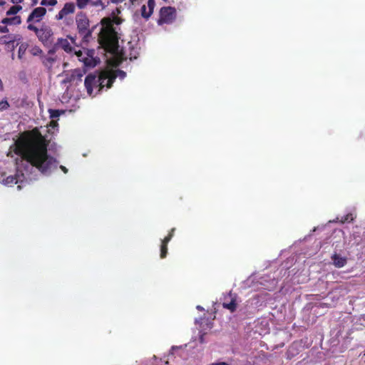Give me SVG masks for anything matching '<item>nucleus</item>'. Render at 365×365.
Instances as JSON below:
<instances>
[{"mask_svg":"<svg viewBox=\"0 0 365 365\" xmlns=\"http://www.w3.org/2000/svg\"><path fill=\"white\" fill-rule=\"evenodd\" d=\"M48 143L37 128L21 133L10 151L21 157L16 159L17 171L19 161L24 160L35 167L42 174H49L58 165V161L48 153Z\"/></svg>","mask_w":365,"mask_h":365,"instance_id":"nucleus-1","label":"nucleus"},{"mask_svg":"<svg viewBox=\"0 0 365 365\" xmlns=\"http://www.w3.org/2000/svg\"><path fill=\"white\" fill-rule=\"evenodd\" d=\"M102 28L98 34L99 44L107 52L114 53L118 48V38L113 21L109 18L101 20Z\"/></svg>","mask_w":365,"mask_h":365,"instance_id":"nucleus-2","label":"nucleus"},{"mask_svg":"<svg viewBox=\"0 0 365 365\" xmlns=\"http://www.w3.org/2000/svg\"><path fill=\"white\" fill-rule=\"evenodd\" d=\"M76 24L78 33L84 40L88 41L91 36L92 31L89 29V19L85 14L80 13L77 15Z\"/></svg>","mask_w":365,"mask_h":365,"instance_id":"nucleus-3","label":"nucleus"},{"mask_svg":"<svg viewBox=\"0 0 365 365\" xmlns=\"http://www.w3.org/2000/svg\"><path fill=\"white\" fill-rule=\"evenodd\" d=\"M177 11L175 7L163 6L160 9L158 24H170L175 19Z\"/></svg>","mask_w":365,"mask_h":365,"instance_id":"nucleus-4","label":"nucleus"},{"mask_svg":"<svg viewBox=\"0 0 365 365\" xmlns=\"http://www.w3.org/2000/svg\"><path fill=\"white\" fill-rule=\"evenodd\" d=\"M36 36L44 45L50 44L52 42L53 31L48 26H42L39 29Z\"/></svg>","mask_w":365,"mask_h":365,"instance_id":"nucleus-5","label":"nucleus"},{"mask_svg":"<svg viewBox=\"0 0 365 365\" xmlns=\"http://www.w3.org/2000/svg\"><path fill=\"white\" fill-rule=\"evenodd\" d=\"M115 79V76H110L107 73H101L98 76H97V83L98 86H99V91L105 86H106L108 88H110L112 86Z\"/></svg>","mask_w":365,"mask_h":365,"instance_id":"nucleus-6","label":"nucleus"},{"mask_svg":"<svg viewBox=\"0 0 365 365\" xmlns=\"http://www.w3.org/2000/svg\"><path fill=\"white\" fill-rule=\"evenodd\" d=\"M21 36L19 34H9L0 37V44L6 45L9 48L14 50L15 48V42L20 41Z\"/></svg>","mask_w":365,"mask_h":365,"instance_id":"nucleus-7","label":"nucleus"},{"mask_svg":"<svg viewBox=\"0 0 365 365\" xmlns=\"http://www.w3.org/2000/svg\"><path fill=\"white\" fill-rule=\"evenodd\" d=\"M46 9L44 7H37L34 9L27 18V22H39L46 15Z\"/></svg>","mask_w":365,"mask_h":365,"instance_id":"nucleus-8","label":"nucleus"},{"mask_svg":"<svg viewBox=\"0 0 365 365\" xmlns=\"http://www.w3.org/2000/svg\"><path fill=\"white\" fill-rule=\"evenodd\" d=\"M155 6L154 0H148L147 5H143L140 8V14L143 18L148 20L153 13Z\"/></svg>","mask_w":365,"mask_h":365,"instance_id":"nucleus-9","label":"nucleus"},{"mask_svg":"<svg viewBox=\"0 0 365 365\" xmlns=\"http://www.w3.org/2000/svg\"><path fill=\"white\" fill-rule=\"evenodd\" d=\"M75 12V5L73 2L66 3L61 10L56 16L57 20L63 19L66 15Z\"/></svg>","mask_w":365,"mask_h":365,"instance_id":"nucleus-10","label":"nucleus"},{"mask_svg":"<svg viewBox=\"0 0 365 365\" xmlns=\"http://www.w3.org/2000/svg\"><path fill=\"white\" fill-rule=\"evenodd\" d=\"M84 85L87 93L91 96L93 93V86H98L97 76L95 74H88L84 81Z\"/></svg>","mask_w":365,"mask_h":365,"instance_id":"nucleus-11","label":"nucleus"},{"mask_svg":"<svg viewBox=\"0 0 365 365\" xmlns=\"http://www.w3.org/2000/svg\"><path fill=\"white\" fill-rule=\"evenodd\" d=\"M230 301L227 297L225 298L224 302H222V307L228 309L231 313H233L236 311L237 307L236 297H232V294H230Z\"/></svg>","mask_w":365,"mask_h":365,"instance_id":"nucleus-12","label":"nucleus"},{"mask_svg":"<svg viewBox=\"0 0 365 365\" xmlns=\"http://www.w3.org/2000/svg\"><path fill=\"white\" fill-rule=\"evenodd\" d=\"M57 48H61L68 53H73L74 47L72 46L70 41L67 38H58L56 43Z\"/></svg>","mask_w":365,"mask_h":365,"instance_id":"nucleus-13","label":"nucleus"},{"mask_svg":"<svg viewBox=\"0 0 365 365\" xmlns=\"http://www.w3.org/2000/svg\"><path fill=\"white\" fill-rule=\"evenodd\" d=\"M24 174L22 173L21 175L16 174L14 175H9L3 180L4 185L8 186H12L24 180Z\"/></svg>","mask_w":365,"mask_h":365,"instance_id":"nucleus-14","label":"nucleus"},{"mask_svg":"<svg viewBox=\"0 0 365 365\" xmlns=\"http://www.w3.org/2000/svg\"><path fill=\"white\" fill-rule=\"evenodd\" d=\"M331 258L333 262V264L338 268L344 267L347 262L346 257H341L340 255L336 253H334Z\"/></svg>","mask_w":365,"mask_h":365,"instance_id":"nucleus-15","label":"nucleus"},{"mask_svg":"<svg viewBox=\"0 0 365 365\" xmlns=\"http://www.w3.org/2000/svg\"><path fill=\"white\" fill-rule=\"evenodd\" d=\"M1 23L4 25H20L21 24V18L20 16L6 17L1 20Z\"/></svg>","mask_w":365,"mask_h":365,"instance_id":"nucleus-16","label":"nucleus"},{"mask_svg":"<svg viewBox=\"0 0 365 365\" xmlns=\"http://www.w3.org/2000/svg\"><path fill=\"white\" fill-rule=\"evenodd\" d=\"M85 72L82 71L80 69H75L72 71L71 76H70V81H81L82 77L83 76Z\"/></svg>","mask_w":365,"mask_h":365,"instance_id":"nucleus-17","label":"nucleus"},{"mask_svg":"<svg viewBox=\"0 0 365 365\" xmlns=\"http://www.w3.org/2000/svg\"><path fill=\"white\" fill-rule=\"evenodd\" d=\"M354 218L355 217L352 213H348L341 217H337L336 220L340 223L344 224L346 222H352L354 220Z\"/></svg>","mask_w":365,"mask_h":365,"instance_id":"nucleus-18","label":"nucleus"},{"mask_svg":"<svg viewBox=\"0 0 365 365\" xmlns=\"http://www.w3.org/2000/svg\"><path fill=\"white\" fill-rule=\"evenodd\" d=\"M168 242H165V240L163 239L161 242L160 245V258H165L168 254Z\"/></svg>","mask_w":365,"mask_h":365,"instance_id":"nucleus-19","label":"nucleus"},{"mask_svg":"<svg viewBox=\"0 0 365 365\" xmlns=\"http://www.w3.org/2000/svg\"><path fill=\"white\" fill-rule=\"evenodd\" d=\"M55 61L56 59L53 56H47L43 58V63L46 67L51 68Z\"/></svg>","mask_w":365,"mask_h":365,"instance_id":"nucleus-20","label":"nucleus"},{"mask_svg":"<svg viewBox=\"0 0 365 365\" xmlns=\"http://www.w3.org/2000/svg\"><path fill=\"white\" fill-rule=\"evenodd\" d=\"M22 9V6L20 5L12 6L7 11V16H12L16 14L19 11Z\"/></svg>","mask_w":365,"mask_h":365,"instance_id":"nucleus-21","label":"nucleus"},{"mask_svg":"<svg viewBox=\"0 0 365 365\" xmlns=\"http://www.w3.org/2000/svg\"><path fill=\"white\" fill-rule=\"evenodd\" d=\"M91 0H76V6L80 9H85Z\"/></svg>","mask_w":365,"mask_h":365,"instance_id":"nucleus-22","label":"nucleus"},{"mask_svg":"<svg viewBox=\"0 0 365 365\" xmlns=\"http://www.w3.org/2000/svg\"><path fill=\"white\" fill-rule=\"evenodd\" d=\"M26 48H27V44L22 43L20 45V46L19 47V51H18V56L19 58H22L23 56L25 54Z\"/></svg>","mask_w":365,"mask_h":365,"instance_id":"nucleus-23","label":"nucleus"},{"mask_svg":"<svg viewBox=\"0 0 365 365\" xmlns=\"http://www.w3.org/2000/svg\"><path fill=\"white\" fill-rule=\"evenodd\" d=\"M57 4V0H42L41 5L42 6H55Z\"/></svg>","mask_w":365,"mask_h":365,"instance_id":"nucleus-24","label":"nucleus"},{"mask_svg":"<svg viewBox=\"0 0 365 365\" xmlns=\"http://www.w3.org/2000/svg\"><path fill=\"white\" fill-rule=\"evenodd\" d=\"M49 113H50L51 118H58L61 115V111H60L59 110L50 109Z\"/></svg>","mask_w":365,"mask_h":365,"instance_id":"nucleus-25","label":"nucleus"},{"mask_svg":"<svg viewBox=\"0 0 365 365\" xmlns=\"http://www.w3.org/2000/svg\"><path fill=\"white\" fill-rule=\"evenodd\" d=\"M9 107V104L6 100L0 101V110H4Z\"/></svg>","mask_w":365,"mask_h":365,"instance_id":"nucleus-26","label":"nucleus"},{"mask_svg":"<svg viewBox=\"0 0 365 365\" xmlns=\"http://www.w3.org/2000/svg\"><path fill=\"white\" fill-rule=\"evenodd\" d=\"M175 230V228H172L170 230L168 235L164 238V240H165V242H169L171 240L172 237L174 235Z\"/></svg>","mask_w":365,"mask_h":365,"instance_id":"nucleus-27","label":"nucleus"},{"mask_svg":"<svg viewBox=\"0 0 365 365\" xmlns=\"http://www.w3.org/2000/svg\"><path fill=\"white\" fill-rule=\"evenodd\" d=\"M32 55L37 56L42 53V50L38 47H34L31 51Z\"/></svg>","mask_w":365,"mask_h":365,"instance_id":"nucleus-28","label":"nucleus"},{"mask_svg":"<svg viewBox=\"0 0 365 365\" xmlns=\"http://www.w3.org/2000/svg\"><path fill=\"white\" fill-rule=\"evenodd\" d=\"M27 29L30 31H33L35 32L36 35L37 34L38 31H39V29H38L36 26H34L32 24H29L27 26Z\"/></svg>","mask_w":365,"mask_h":365,"instance_id":"nucleus-29","label":"nucleus"},{"mask_svg":"<svg viewBox=\"0 0 365 365\" xmlns=\"http://www.w3.org/2000/svg\"><path fill=\"white\" fill-rule=\"evenodd\" d=\"M9 29L7 28L6 25L1 26H0V33H8Z\"/></svg>","mask_w":365,"mask_h":365,"instance_id":"nucleus-30","label":"nucleus"},{"mask_svg":"<svg viewBox=\"0 0 365 365\" xmlns=\"http://www.w3.org/2000/svg\"><path fill=\"white\" fill-rule=\"evenodd\" d=\"M73 52L75 53V54L78 56V57H81L83 54L82 51L81 50H78V51H76V48L74 47V50L73 51Z\"/></svg>","mask_w":365,"mask_h":365,"instance_id":"nucleus-31","label":"nucleus"},{"mask_svg":"<svg viewBox=\"0 0 365 365\" xmlns=\"http://www.w3.org/2000/svg\"><path fill=\"white\" fill-rule=\"evenodd\" d=\"M88 58H86V59H83V62H84V63H85V65H86V66H92V64H91L90 62H88ZM93 66H95V65L93 64Z\"/></svg>","mask_w":365,"mask_h":365,"instance_id":"nucleus-32","label":"nucleus"},{"mask_svg":"<svg viewBox=\"0 0 365 365\" xmlns=\"http://www.w3.org/2000/svg\"><path fill=\"white\" fill-rule=\"evenodd\" d=\"M60 168L64 173H67L68 169L65 166L61 165Z\"/></svg>","mask_w":365,"mask_h":365,"instance_id":"nucleus-33","label":"nucleus"},{"mask_svg":"<svg viewBox=\"0 0 365 365\" xmlns=\"http://www.w3.org/2000/svg\"><path fill=\"white\" fill-rule=\"evenodd\" d=\"M211 365H229V364L226 362H219V363H213Z\"/></svg>","mask_w":365,"mask_h":365,"instance_id":"nucleus-34","label":"nucleus"},{"mask_svg":"<svg viewBox=\"0 0 365 365\" xmlns=\"http://www.w3.org/2000/svg\"><path fill=\"white\" fill-rule=\"evenodd\" d=\"M24 0H11V2L14 4H17L19 3H21Z\"/></svg>","mask_w":365,"mask_h":365,"instance_id":"nucleus-35","label":"nucleus"},{"mask_svg":"<svg viewBox=\"0 0 365 365\" xmlns=\"http://www.w3.org/2000/svg\"><path fill=\"white\" fill-rule=\"evenodd\" d=\"M37 3H38V0H32V4H31V5H32V6H35V5H36V4H37Z\"/></svg>","mask_w":365,"mask_h":365,"instance_id":"nucleus-36","label":"nucleus"},{"mask_svg":"<svg viewBox=\"0 0 365 365\" xmlns=\"http://www.w3.org/2000/svg\"><path fill=\"white\" fill-rule=\"evenodd\" d=\"M5 4V1L3 0H0V6H4Z\"/></svg>","mask_w":365,"mask_h":365,"instance_id":"nucleus-37","label":"nucleus"},{"mask_svg":"<svg viewBox=\"0 0 365 365\" xmlns=\"http://www.w3.org/2000/svg\"><path fill=\"white\" fill-rule=\"evenodd\" d=\"M118 72L121 74L122 76H124L125 75V73L122 71H119Z\"/></svg>","mask_w":365,"mask_h":365,"instance_id":"nucleus-38","label":"nucleus"},{"mask_svg":"<svg viewBox=\"0 0 365 365\" xmlns=\"http://www.w3.org/2000/svg\"><path fill=\"white\" fill-rule=\"evenodd\" d=\"M197 309H199V310H202L203 309V308L201 306H197Z\"/></svg>","mask_w":365,"mask_h":365,"instance_id":"nucleus-39","label":"nucleus"},{"mask_svg":"<svg viewBox=\"0 0 365 365\" xmlns=\"http://www.w3.org/2000/svg\"><path fill=\"white\" fill-rule=\"evenodd\" d=\"M70 39H71V42H72L73 43H75V42H74V39H73V38H71H71H70Z\"/></svg>","mask_w":365,"mask_h":365,"instance_id":"nucleus-40","label":"nucleus"},{"mask_svg":"<svg viewBox=\"0 0 365 365\" xmlns=\"http://www.w3.org/2000/svg\"><path fill=\"white\" fill-rule=\"evenodd\" d=\"M110 1H113V2H114V1H115V0H110Z\"/></svg>","mask_w":365,"mask_h":365,"instance_id":"nucleus-41","label":"nucleus"}]
</instances>
